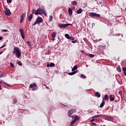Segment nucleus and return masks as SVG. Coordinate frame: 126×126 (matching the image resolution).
<instances>
[{
  "instance_id": "nucleus-57",
  "label": "nucleus",
  "mask_w": 126,
  "mask_h": 126,
  "mask_svg": "<svg viewBox=\"0 0 126 126\" xmlns=\"http://www.w3.org/2000/svg\"><path fill=\"white\" fill-rule=\"evenodd\" d=\"M46 88L47 89L50 90V88H49L48 87L46 86Z\"/></svg>"
},
{
  "instance_id": "nucleus-30",
  "label": "nucleus",
  "mask_w": 126,
  "mask_h": 126,
  "mask_svg": "<svg viewBox=\"0 0 126 126\" xmlns=\"http://www.w3.org/2000/svg\"><path fill=\"white\" fill-rule=\"evenodd\" d=\"M34 14H35V15H38V14L41 15V14H42V13H41V12L39 13V12H37V10H36Z\"/></svg>"
},
{
  "instance_id": "nucleus-25",
  "label": "nucleus",
  "mask_w": 126,
  "mask_h": 126,
  "mask_svg": "<svg viewBox=\"0 0 126 126\" xmlns=\"http://www.w3.org/2000/svg\"><path fill=\"white\" fill-rule=\"evenodd\" d=\"M0 83H3L4 84H6L7 86H8L9 87V86H10V85L5 83V82H2V80L0 81Z\"/></svg>"
},
{
  "instance_id": "nucleus-52",
  "label": "nucleus",
  "mask_w": 126,
  "mask_h": 126,
  "mask_svg": "<svg viewBox=\"0 0 126 126\" xmlns=\"http://www.w3.org/2000/svg\"><path fill=\"white\" fill-rule=\"evenodd\" d=\"M35 10H33L32 11V14H35Z\"/></svg>"
},
{
  "instance_id": "nucleus-56",
  "label": "nucleus",
  "mask_w": 126,
  "mask_h": 126,
  "mask_svg": "<svg viewBox=\"0 0 126 126\" xmlns=\"http://www.w3.org/2000/svg\"><path fill=\"white\" fill-rule=\"evenodd\" d=\"M50 66V64H47V67H49Z\"/></svg>"
},
{
  "instance_id": "nucleus-14",
  "label": "nucleus",
  "mask_w": 126,
  "mask_h": 126,
  "mask_svg": "<svg viewBox=\"0 0 126 126\" xmlns=\"http://www.w3.org/2000/svg\"><path fill=\"white\" fill-rule=\"evenodd\" d=\"M95 97H97V98H100L101 97V94L98 92H96L94 94Z\"/></svg>"
},
{
  "instance_id": "nucleus-40",
  "label": "nucleus",
  "mask_w": 126,
  "mask_h": 126,
  "mask_svg": "<svg viewBox=\"0 0 126 126\" xmlns=\"http://www.w3.org/2000/svg\"><path fill=\"white\" fill-rule=\"evenodd\" d=\"M10 65L11 67H14V65L13 64V63H10Z\"/></svg>"
},
{
  "instance_id": "nucleus-33",
  "label": "nucleus",
  "mask_w": 126,
  "mask_h": 126,
  "mask_svg": "<svg viewBox=\"0 0 126 126\" xmlns=\"http://www.w3.org/2000/svg\"><path fill=\"white\" fill-rule=\"evenodd\" d=\"M119 94H120V96H123V91H120L119 92Z\"/></svg>"
},
{
  "instance_id": "nucleus-50",
  "label": "nucleus",
  "mask_w": 126,
  "mask_h": 126,
  "mask_svg": "<svg viewBox=\"0 0 126 126\" xmlns=\"http://www.w3.org/2000/svg\"><path fill=\"white\" fill-rule=\"evenodd\" d=\"M94 121H95V119H94V118H93V119H92V120L90 121V122H91L92 123L93 122H94Z\"/></svg>"
},
{
  "instance_id": "nucleus-12",
  "label": "nucleus",
  "mask_w": 126,
  "mask_h": 126,
  "mask_svg": "<svg viewBox=\"0 0 126 126\" xmlns=\"http://www.w3.org/2000/svg\"><path fill=\"white\" fill-rule=\"evenodd\" d=\"M58 26L60 28H66V24H60V25H59Z\"/></svg>"
},
{
  "instance_id": "nucleus-37",
  "label": "nucleus",
  "mask_w": 126,
  "mask_h": 126,
  "mask_svg": "<svg viewBox=\"0 0 126 126\" xmlns=\"http://www.w3.org/2000/svg\"><path fill=\"white\" fill-rule=\"evenodd\" d=\"M52 20H53V16H50L49 21H52Z\"/></svg>"
},
{
  "instance_id": "nucleus-43",
  "label": "nucleus",
  "mask_w": 126,
  "mask_h": 126,
  "mask_svg": "<svg viewBox=\"0 0 126 126\" xmlns=\"http://www.w3.org/2000/svg\"><path fill=\"white\" fill-rule=\"evenodd\" d=\"M2 32H8L7 30H2Z\"/></svg>"
},
{
  "instance_id": "nucleus-29",
  "label": "nucleus",
  "mask_w": 126,
  "mask_h": 126,
  "mask_svg": "<svg viewBox=\"0 0 126 126\" xmlns=\"http://www.w3.org/2000/svg\"><path fill=\"white\" fill-rule=\"evenodd\" d=\"M108 95H105L104 97V98H103V100L104 101V100H107L108 99Z\"/></svg>"
},
{
  "instance_id": "nucleus-61",
  "label": "nucleus",
  "mask_w": 126,
  "mask_h": 126,
  "mask_svg": "<svg viewBox=\"0 0 126 126\" xmlns=\"http://www.w3.org/2000/svg\"><path fill=\"white\" fill-rule=\"evenodd\" d=\"M94 25H95V23H92V26H94Z\"/></svg>"
},
{
  "instance_id": "nucleus-48",
  "label": "nucleus",
  "mask_w": 126,
  "mask_h": 126,
  "mask_svg": "<svg viewBox=\"0 0 126 126\" xmlns=\"http://www.w3.org/2000/svg\"><path fill=\"white\" fill-rule=\"evenodd\" d=\"M69 25L72 26V25L71 24H66V27H67V26H69Z\"/></svg>"
},
{
  "instance_id": "nucleus-31",
  "label": "nucleus",
  "mask_w": 126,
  "mask_h": 126,
  "mask_svg": "<svg viewBox=\"0 0 126 126\" xmlns=\"http://www.w3.org/2000/svg\"><path fill=\"white\" fill-rule=\"evenodd\" d=\"M81 78H83L84 79L86 78V77L85 76V75H84V74H81Z\"/></svg>"
},
{
  "instance_id": "nucleus-35",
  "label": "nucleus",
  "mask_w": 126,
  "mask_h": 126,
  "mask_svg": "<svg viewBox=\"0 0 126 126\" xmlns=\"http://www.w3.org/2000/svg\"><path fill=\"white\" fill-rule=\"evenodd\" d=\"M27 44L29 45V47H31V42L30 41H27Z\"/></svg>"
},
{
  "instance_id": "nucleus-21",
  "label": "nucleus",
  "mask_w": 126,
  "mask_h": 126,
  "mask_svg": "<svg viewBox=\"0 0 126 126\" xmlns=\"http://www.w3.org/2000/svg\"><path fill=\"white\" fill-rule=\"evenodd\" d=\"M101 117V115H97L94 116L92 117V119H96V118H100Z\"/></svg>"
},
{
  "instance_id": "nucleus-34",
  "label": "nucleus",
  "mask_w": 126,
  "mask_h": 126,
  "mask_svg": "<svg viewBox=\"0 0 126 126\" xmlns=\"http://www.w3.org/2000/svg\"><path fill=\"white\" fill-rule=\"evenodd\" d=\"M89 57H90V58H94V54H90L89 55Z\"/></svg>"
},
{
  "instance_id": "nucleus-44",
  "label": "nucleus",
  "mask_w": 126,
  "mask_h": 126,
  "mask_svg": "<svg viewBox=\"0 0 126 126\" xmlns=\"http://www.w3.org/2000/svg\"><path fill=\"white\" fill-rule=\"evenodd\" d=\"M21 36L23 39H24V38H25V35L24 34H21Z\"/></svg>"
},
{
  "instance_id": "nucleus-2",
  "label": "nucleus",
  "mask_w": 126,
  "mask_h": 126,
  "mask_svg": "<svg viewBox=\"0 0 126 126\" xmlns=\"http://www.w3.org/2000/svg\"><path fill=\"white\" fill-rule=\"evenodd\" d=\"M89 16H91V17H99V18H101L100 14L94 12L90 13Z\"/></svg>"
},
{
  "instance_id": "nucleus-10",
  "label": "nucleus",
  "mask_w": 126,
  "mask_h": 126,
  "mask_svg": "<svg viewBox=\"0 0 126 126\" xmlns=\"http://www.w3.org/2000/svg\"><path fill=\"white\" fill-rule=\"evenodd\" d=\"M105 120H107V121H113L114 120V118H113L112 116H107L105 117Z\"/></svg>"
},
{
  "instance_id": "nucleus-24",
  "label": "nucleus",
  "mask_w": 126,
  "mask_h": 126,
  "mask_svg": "<svg viewBox=\"0 0 126 126\" xmlns=\"http://www.w3.org/2000/svg\"><path fill=\"white\" fill-rule=\"evenodd\" d=\"M41 13H42V14H43V12H46V10H45V8H44V7H42V9H41Z\"/></svg>"
},
{
  "instance_id": "nucleus-45",
  "label": "nucleus",
  "mask_w": 126,
  "mask_h": 126,
  "mask_svg": "<svg viewBox=\"0 0 126 126\" xmlns=\"http://www.w3.org/2000/svg\"><path fill=\"white\" fill-rule=\"evenodd\" d=\"M18 64H19V65H22V63L21 62H18Z\"/></svg>"
},
{
  "instance_id": "nucleus-38",
  "label": "nucleus",
  "mask_w": 126,
  "mask_h": 126,
  "mask_svg": "<svg viewBox=\"0 0 126 126\" xmlns=\"http://www.w3.org/2000/svg\"><path fill=\"white\" fill-rule=\"evenodd\" d=\"M4 76V73L0 74V78H1V77H3Z\"/></svg>"
},
{
  "instance_id": "nucleus-41",
  "label": "nucleus",
  "mask_w": 126,
  "mask_h": 126,
  "mask_svg": "<svg viewBox=\"0 0 126 126\" xmlns=\"http://www.w3.org/2000/svg\"><path fill=\"white\" fill-rule=\"evenodd\" d=\"M123 71H124V72H126V67H123Z\"/></svg>"
},
{
  "instance_id": "nucleus-63",
  "label": "nucleus",
  "mask_w": 126,
  "mask_h": 126,
  "mask_svg": "<svg viewBox=\"0 0 126 126\" xmlns=\"http://www.w3.org/2000/svg\"><path fill=\"white\" fill-rule=\"evenodd\" d=\"M3 52L1 51V52H0V55H1V54H2Z\"/></svg>"
},
{
  "instance_id": "nucleus-17",
  "label": "nucleus",
  "mask_w": 126,
  "mask_h": 126,
  "mask_svg": "<svg viewBox=\"0 0 126 126\" xmlns=\"http://www.w3.org/2000/svg\"><path fill=\"white\" fill-rule=\"evenodd\" d=\"M20 32H21V35L25 34V32H24L23 29H20Z\"/></svg>"
},
{
  "instance_id": "nucleus-23",
  "label": "nucleus",
  "mask_w": 126,
  "mask_h": 126,
  "mask_svg": "<svg viewBox=\"0 0 126 126\" xmlns=\"http://www.w3.org/2000/svg\"><path fill=\"white\" fill-rule=\"evenodd\" d=\"M77 69V65L74 66L72 69V71H74V70H76Z\"/></svg>"
},
{
  "instance_id": "nucleus-4",
  "label": "nucleus",
  "mask_w": 126,
  "mask_h": 126,
  "mask_svg": "<svg viewBox=\"0 0 126 126\" xmlns=\"http://www.w3.org/2000/svg\"><path fill=\"white\" fill-rule=\"evenodd\" d=\"M79 120V117L78 116H75V117L72 118V120L70 123V126H72L75 122H77Z\"/></svg>"
},
{
  "instance_id": "nucleus-58",
  "label": "nucleus",
  "mask_w": 126,
  "mask_h": 126,
  "mask_svg": "<svg viewBox=\"0 0 126 126\" xmlns=\"http://www.w3.org/2000/svg\"><path fill=\"white\" fill-rule=\"evenodd\" d=\"M124 75H125L126 76V71L124 72Z\"/></svg>"
},
{
  "instance_id": "nucleus-39",
  "label": "nucleus",
  "mask_w": 126,
  "mask_h": 126,
  "mask_svg": "<svg viewBox=\"0 0 126 126\" xmlns=\"http://www.w3.org/2000/svg\"><path fill=\"white\" fill-rule=\"evenodd\" d=\"M37 12H38L39 13L40 12H42L41 11V8H39L37 9Z\"/></svg>"
},
{
  "instance_id": "nucleus-16",
  "label": "nucleus",
  "mask_w": 126,
  "mask_h": 126,
  "mask_svg": "<svg viewBox=\"0 0 126 126\" xmlns=\"http://www.w3.org/2000/svg\"><path fill=\"white\" fill-rule=\"evenodd\" d=\"M32 18H33V15L32 14H31L29 16V21H31V20H32Z\"/></svg>"
},
{
  "instance_id": "nucleus-60",
  "label": "nucleus",
  "mask_w": 126,
  "mask_h": 126,
  "mask_svg": "<svg viewBox=\"0 0 126 126\" xmlns=\"http://www.w3.org/2000/svg\"><path fill=\"white\" fill-rule=\"evenodd\" d=\"M0 40H2V36H0Z\"/></svg>"
},
{
  "instance_id": "nucleus-55",
  "label": "nucleus",
  "mask_w": 126,
  "mask_h": 126,
  "mask_svg": "<svg viewBox=\"0 0 126 126\" xmlns=\"http://www.w3.org/2000/svg\"><path fill=\"white\" fill-rule=\"evenodd\" d=\"M40 48H41V49H44V46L41 45V46H40Z\"/></svg>"
},
{
  "instance_id": "nucleus-15",
  "label": "nucleus",
  "mask_w": 126,
  "mask_h": 126,
  "mask_svg": "<svg viewBox=\"0 0 126 126\" xmlns=\"http://www.w3.org/2000/svg\"><path fill=\"white\" fill-rule=\"evenodd\" d=\"M105 101L104 100H102V102L101 103L100 105V108H103V106H105Z\"/></svg>"
},
{
  "instance_id": "nucleus-53",
  "label": "nucleus",
  "mask_w": 126,
  "mask_h": 126,
  "mask_svg": "<svg viewBox=\"0 0 126 126\" xmlns=\"http://www.w3.org/2000/svg\"><path fill=\"white\" fill-rule=\"evenodd\" d=\"M5 46V45H4L3 46H2L1 47H0V49H2L3 48H4V46Z\"/></svg>"
},
{
  "instance_id": "nucleus-7",
  "label": "nucleus",
  "mask_w": 126,
  "mask_h": 126,
  "mask_svg": "<svg viewBox=\"0 0 126 126\" xmlns=\"http://www.w3.org/2000/svg\"><path fill=\"white\" fill-rule=\"evenodd\" d=\"M25 16H26V13L22 14L21 16L20 23H22V22L24 21V18H25Z\"/></svg>"
},
{
  "instance_id": "nucleus-3",
  "label": "nucleus",
  "mask_w": 126,
  "mask_h": 126,
  "mask_svg": "<svg viewBox=\"0 0 126 126\" xmlns=\"http://www.w3.org/2000/svg\"><path fill=\"white\" fill-rule=\"evenodd\" d=\"M43 22V19L41 17H37L36 21L34 23L33 25H36V24H38V23H41Z\"/></svg>"
},
{
  "instance_id": "nucleus-1",
  "label": "nucleus",
  "mask_w": 126,
  "mask_h": 126,
  "mask_svg": "<svg viewBox=\"0 0 126 126\" xmlns=\"http://www.w3.org/2000/svg\"><path fill=\"white\" fill-rule=\"evenodd\" d=\"M13 54H16V57L19 59L21 56V50L18 48L15 47L13 51Z\"/></svg>"
},
{
  "instance_id": "nucleus-26",
  "label": "nucleus",
  "mask_w": 126,
  "mask_h": 126,
  "mask_svg": "<svg viewBox=\"0 0 126 126\" xmlns=\"http://www.w3.org/2000/svg\"><path fill=\"white\" fill-rule=\"evenodd\" d=\"M117 71H119V72H121V71H122V68H121V67L118 66L117 68Z\"/></svg>"
},
{
  "instance_id": "nucleus-59",
  "label": "nucleus",
  "mask_w": 126,
  "mask_h": 126,
  "mask_svg": "<svg viewBox=\"0 0 126 126\" xmlns=\"http://www.w3.org/2000/svg\"><path fill=\"white\" fill-rule=\"evenodd\" d=\"M121 99L123 100L124 99V97H123V95L121 96Z\"/></svg>"
},
{
  "instance_id": "nucleus-42",
  "label": "nucleus",
  "mask_w": 126,
  "mask_h": 126,
  "mask_svg": "<svg viewBox=\"0 0 126 126\" xmlns=\"http://www.w3.org/2000/svg\"><path fill=\"white\" fill-rule=\"evenodd\" d=\"M70 39L71 41H73V40H74V37L70 36Z\"/></svg>"
},
{
  "instance_id": "nucleus-47",
  "label": "nucleus",
  "mask_w": 126,
  "mask_h": 126,
  "mask_svg": "<svg viewBox=\"0 0 126 126\" xmlns=\"http://www.w3.org/2000/svg\"><path fill=\"white\" fill-rule=\"evenodd\" d=\"M42 13L44 14V15H45V16H47V13H46V12H43Z\"/></svg>"
},
{
  "instance_id": "nucleus-36",
  "label": "nucleus",
  "mask_w": 126,
  "mask_h": 126,
  "mask_svg": "<svg viewBox=\"0 0 126 126\" xmlns=\"http://www.w3.org/2000/svg\"><path fill=\"white\" fill-rule=\"evenodd\" d=\"M7 3H11L12 2V0H7Z\"/></svg>"
},
{
  "instance_id": "nucleus-62",
  "label": "nucleus",
  "mask_w": 126,
  "mask_h": 126,
  "mask_svg": "<svg viewBox=\"0 0 126 126\" xmlns=\"http://www.w3.org/2000/svg\"><path fill=\"white\" fill-rule=\"evenodd\" d=\"M0 90H1V86L0 85Z\"/></svg>"
},
{
  "instance_id": "nucleus-20",
  "label": "nucleus",
  "mask_w": 126,
  "mask_h": 126,
  "mask_svg": "<svg viewBox=\"0 0 126 126\" xmlns=\"http://www.w3.org/2000/svg\"><path fill=\"white\" fill-rule=\"evenodd\" d=\"M77 72V71H73V72H70L69 73V75H73L74 74H75Z\"/></svg>"
},
{
  "instance_id": "nucleus-46",
  "label": "nucleus",
  "mask_w": 126,
  "mask_h": 126,
  "mask_svg": "<svg viewBox=\"0 0 126 126\" xmlns=\"http://www.w3.org/2000/svg\"><path fill=\"white\" fill-rule=\"evenodd\" d=\"M33 84H31L30 85V88H33Z\"/></svg>"
},
{
  "instance_id": "nucleus-18",
  "label": "nucleus",
  "mask_w": 126,
  "mask_h": 126,
  "mask_svg": "<svg viewBox=\"0 0 126 126\" xmlns=\"http://www.w3.org/2000/svg\"><path fill=\"white\" fill-rule=\"evenodd\" d=\"M52 38H56V36H57V32H53L52 33Z\"/></svg>"
},
{
  "instance_id": "nucleus-19",
  "label": "nucleus",
  "mask_w": 126,
  "mask_h": 126,
  "mask_svg": "<svg viewBox=\"0 0 126 126\" xmlns=\"http://www.w3.org/2000/svg\"><path fill=\"white\" fill-rule=\"evenodd\" d=\"M71 4H73V5H77V2L76 1L74 0L71 2Z\"/></svg>"
},
{
  "instance_id": "nucleus-5",
  "label": "nucleus",
  "mask_w": 126,
  "mask_h": 126,
  "mask_svg": "<svg viewBox=\"0 0 126 126\" xmlns=\"http://www.w3.org/2000/svg\"><path fill=\"white\" fill-rule=\"evenodd\" d=\"M75 111H76L75 109L70 110L68 112V117H69V118H72L73 116H71V115L73 114V113H74Z\"/></svg>"
},
{
  "instance_id": "nucleus-32",
  "label": "nucleus",
  "mask_w": 126,
  "mask_h": 126,
  "mask_svg": "<svg viewBox=\"0 0 126 126\" xmlns=\"http://www.w3.org/2000/svg\"><path fill=\"white\" fill-rule=\"evenodd\" d=\"M53 66H55V63H50V67H53Z\"/></svg>"
},
{
  "instance_id": "nucleus-51",
  "label": "nucleus",
  "mask_w": 126,
  "mask_h": 126,
  "mask_svg": "<svg viewBox=\"0 0 126 126\" xmlns=\"http://www.w3.org/2000/svg\"><path fill=\"white\" fill-rule=\"evenodd\" d=\"M32 85L33 87H36L37 86V85H36L35 83H33Z\"/></svg>"
},
{
  "instance_id": "nucleus-22",
  "label": "nucleus",
  "mask_w": 126,
  "mask_h": 126,
  "mask_svg": "<svg viewBox=\"0 0 126 126\" xmlns=\"http://www.w3.org/2000/svg\"><path fill=\"white\" fill-rule=\"evenodd\" d=\"M81 12H82V9L81 8H80L77 11V13H78V14H80Z\"/></svg>"
},
{
  "instance_id": "nucleus-27",
  "label": "nucleus",
  "mask_w": 126,
  "mask_h": 126,
  "mask_svg": "<svg viewBox=\"0 0 126 126\" xmlns=\"http://www.w3.org/2000/svg\"><path fill=\"white\" fill-rule=\"evenodd\" d=\"M13 104H16L17 103V99H16L15 98H14L13 99Z\"/></svg>"
},
{
  "instance_id": "nucleus-9",
  "label": "nucleus",
  "mask_w": 126,
  "mask_h": 126,
  "mask_svg": "<svg viewBox=\"0 0 126 126\" xmlns=\"http://www.w3.org/2000/svg\"><path fill=\"white\" fill-rule=\"evenodd\" d=\"M5 14H6V15H10V14H11V12H10V10H9V9L6 8V11H5Z\"/></svg>"
},
{
  "instance_id": "nucleus-54",
  "label": "nucleus",
  "mask_w": 126,
  "mask_h": 126,
  "mask_svg": "<svg viewBox=\"0 0 126 126\" xmlns=\"http://www.w3.org/2000/svg\"><path fill=\"white\" fill-rule=\"evenodd\" d=\"M94 126H97V125L96 124V123H92V126L94 125Z\"/></svg>"
},
{
  "instance_id": "nucleus-13",
  "label": "nucleus",
  "mask_w": 126,
  "mask_h": 126,
  "mask_svg": "<svg viewBox=\"0 0 126 126\" xmlns=\"http://www.w3.org/2000/svg\"><path fill=\"white\" fill-rule=\"evenodd\" d=\"M68 14H69V15H70V16H71V15H72V9L71 8H68Z\"/></svg>"
},
{
  "instance_id": "nucleus-6",
  "label": "nucleus",
  "mask_w": 126,
  "mask_h": 126,
  "mask_svg": "<svg viewBox=\"0 0 126 126\" xmlns=\"http://www.w3.org/2000/svg\"><path fill=\"white\" fill-rule=\"evenodd\" d=\"M25 16H26V13L22 14L21 16L20 23H22V22L24 21V18H25Z\"/></svg>"
},
{
  "instance_id": "nucleus-49",
  "label": "nucleus",
  "mask_w": 126,
  "mask_h": 126,
  "mask_svg": "<svg viewBox=\"0 0 126 126\" xmlns=\"http://www.w3.org/2000/svg\"><path fill=\"white\" fill-rule=\"evenodd\" d=\"M76 42H77V40H73V41H71V42L73 43H76Z\"/></svg>"
},
{
  "instance_id": "nucleus-11",
  "label": "nucleus",
  "mask_w": 126,
  "mask_h": 126,
  "mask_svg": "<svg viewBox=\"0 0 126 126\" xmlns=\"http://www.w3.org/2000/svg\"><path fill=\"white\" fill-rule=\"evenodd\" d=\"M110 101H114L115 100V95L111 94L109 96Z\"/></svg>"
},
{
  "instance_id": "nucleus-8",
  "label": "nucleus",
  "mask_w": 126,
  "mask_h": 126,
  "mask_svg": "<svg viewBox=\"0 0 126 126\" xmlns=\"http://www.w3.org/2000/svg\"><path fill=\"white\" fill-rule=\"evenodd\" d=\"M106 49V45H99L98 46V50L100 51H103V50H105Z\"/></svg>"
},
{
  "instance_id": "nucleus-64",
  "label": "nucleus",
  "mask_w": 126,
  "mask_h": 126,
  "mask_svg": "<svg viewBox=\"0 0 126 126\" xmlns=\"http://www.w3.org/2000/svg\"><path fill=\"white\" fill-rule=\"evenodd\" d=\"M52 40H55V37H53V38H52Z\"/></svg>"
},
{
  "instance_id": "nucleus-28",
  "label": "nucleus",
  "mask_w": 126,
  "mask_h": 126,
  "mask_svg": "<svg viewBox=\"0 0 126 126\" xmlns=\"http://www.w3.org/2000/svg\"><path fill=\"white\" fill-rule=\"evenodd\" d=\"M65 37H66L67 39H70V36H69V35L67 33L65 34Z\"/></svg>"
}]
</instances>
